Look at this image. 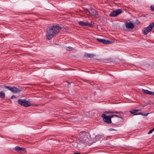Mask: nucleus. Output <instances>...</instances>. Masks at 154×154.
Segmentation results:
<instances>
[{"label": "nucleus", "instance_id": "nucleus-19", "mask_svg": "<svg viewBox=\"0 0 154 154\" xmlns=\"http://www.w3.org/2000/svg\"><path fill=\"white\" fill-rule=\"evenodd\" d=\"M4 87L5 88L8 89L9 90L11 91L12 87H10L9 86H4Z\"/></svg>", "mask_w": 154, "mask_h": 154}, {"label": "nucleus", "instance_id": "nucleus-1", "mask_svg": "<svg viewBox=\"0 0 154 154\" xmlns=\"http://www.w3.org/2000/svg\"><path fill=\"white\" fill-rule=\"evenodd\" d=\"M61 27L57 26H50L47 29L46 37L47 39L50 40L61 29Z\"/></svg>", "mask_w": 154, "mask_h": 154}, {"label": "nucleus", "instance_id": "nucleus-3", "mask_svg": "<svg viewBox=\"0 0 154 154\" xmlns=\"http://www.w3.org/2000/svg\"><path fill=\"white\" fill-rule=\"evenodd\" d=\"M19 104L25 107H28L31 105L30 103L27 100L24 99H19L18 101Z\"/></svg>", "mask_w": 154, "mask_h": 154}, {"label": "nucleus", "instance_id": "nucleus-5", "mask_svg": "<svg viewBox=\"0 0 154 154\" xmlns=\"http://www.w3.org/2000/svg\"><path fill=\"white\" fill-rule=\"evenodd\" d=\"M154 26V23H150L147 27L143 31V33L146 35L149 32Z\"/></svg>", "mask_w": 154, "mask_h": 154}, {"label": "nucleus", "instance_id": "nucleus-18", "mask_svg": "<svg viewBox=\"0 0 154 154\" xmlns=\"http://www.w3.org/2000/svg\"><path fill=\"white\" fill-rule=\"evenodd\" d=\"M112 113H115L117 114L120 113L122 114V112L121 111H112Z\"/></svg>", "mask_w": 154, "mask_h": 154}, {"label": "nucleus", "instance_id": "nucleus-8", "mask_svg": "<svg viewBox=\"0 0 154 154\" xmlns=\"http://www.w3.org/2000/svg\"><path fill=\"white\" fill-rule=\"evenodd\" d=\"M125 26L126 28L130 29H133L134 27V24L131 21L127 22L125 23Z\"/></svg>", "mask_w": 154, "mask_h": 154}, {"label": "nucleus", "instance_id": "nucleus-29", "mask_svg": "<svg viewBox=\"0 0 154 154\" xmlns=\"http://www.w3.org/2000/svg\"><path fill=\"white\" fill-rule=\"evenodd\" d=\"M136 110L137 112L138 111H141V109H136Z\"/></svg>", "mask_w": 154, "mask_h": 154}, {"label": "nucleus", "instance_id": "nucleus-30", "mask_svg": "<svg viewBox=\"0 0 154 154\" xmlns=\"http://www.w3.org/2000/svg\"><path fill=\"white\" fill-rule=\"evenodd\" d=\"M73 154H81L80 153H74Z\"/></svg>", "mask_w": 154, "mask_h": 154}, {"label": "nucleus", "instance_id": "nucleus-17", "mask_svg": "<svg viewBox=\"0 0 154 154\" xmlns=\"http://www.w3.org/2000/svg\"><path fill=\"white\" fill-rule=\"evenodd\" d=\"M66 50L68 51H70L74 50V48L70 47H68L66 48Z\"/></svg>", "mask_w": 154, "mask_h": 154}, {"label": "nucleus", "instance_id": "nucleus-26", "mask_svg": "<svg viewBox=\"0 0 154 154\" xmlns=\"http://www.w3.org/2000/svg\"><path fill=\"white\" fill-rule=\"evenodd\" d=\"M105 113H112V111H106L105 112Z\"/></svg>", "mask_w": 154, "mask_h": 154}, {"label": "nucleus", "instance_id": "nucleus-9", "mask_svg": "<svg viewBox=\"0 0 154 154\" xmlns=\"http://www.w3.org/2000/svg\"><path fill=\"white\" fill-rule=\"evenodd\" d=\"M78 24L82 26H91L92 24L82 21H79L78 22Z\"/></svg>", "mask_w": 154, "mask_h": 154}, {"label": "nucleus", "instance_id": "nucleus-7", "mask_svg": "<svg viewBox=\"0 0 154 154\" xmlns=\"http://www.w3.org/2000/svg\"><path fill=\"white\" fill-rule=\"evenodd\" d=\"M97 40L99 42H102L104 44H110L112 43V42H110L109 41L105 40L104 39H101L100 38H97Z\"/></svg>", "mask_w": 154, "mask_h": 154}, {"label": "nucleus", "instance_id": "nucleus-15", "mask_svg": "<svg viewBox=\"0 0 154 154\" xmlns=\"http://www.w3.org/2000/svg\"><path fill=\"white\" fill-rule=\"evenodd\" d=\"M5 97V93L2 91L0 92V98H4Z\"/></svg>", "mask_w": 154, "mask_h": 154}, {"label": "nucleus", "instance_id": "nucleus-6", "mask_svg": "<svg viewBox=\"0 0 154 154\" xmlns=\"http://www.w3.org/2000/svg\"><path fill=\"white\" fill-rule=\"evenodd\" d=\"M101 117L103 118V121L108 124H111L112 123L111 119L108 116H106L105 114H102Z\"/></svg>", "mask_w": 154, "mask_h": 154}, {"label": "nucleus", "instance_id": "nucleus-23", "mask_svg": "<svg viewBox=\"0 0 154 154\" xmlns=\"http://www.w3.org/2000/svg\"><path fill=\"white\" fill-rule=\"evenodd\" d=\"M108 116V117L109 118H110V119H111V118H112L113 116H114V115H110V116Z\"/></svg>", "mask_w": 154, "mask_h": 154}, {"label": "nucleus", "instance_id": "nucleus-22", "mask_svg": "<svg viewBox=\"0 0 154 154\" xmlns=\"http://www.w3.org/2000/svg\"><path fill=\"white\" fill-rule=\"evenodd\" d=\"M153 130H152V129L151 130H150L148 133V134H151V133H152L153 131Z\"/></svg>", "mask_w": 154, "mask_h": 154}, {"label": "nucleus", "instance_id": "nucleus-28", "mask_svg": "<svg viewBox=\"0 0 154 154\" xmlns=\"http://www.w3.org/2000/svg\"><path fill=\"white\" fill-rule=\"evenodd\" d=\"M142 112H139L137 113V115H142Z\"/></svg>", "mask_w": 154, "mask_h": 154}, {"label": "nucleus", "instance_id": "nucleus-16", "mask_svg": "<svg viewBox=\"0 0 154 154\" xmlns=\"http://www.w3.org/2000/svg\"><path fill=\"white\" fill-rule=\"evenodd\" d=\"M85 57L88 58L92 57L94 56V55L93 54H90L87 53L85 54Z\"/></svg>", "mask_w": 154, "mask_h": 154}, {"label": "nucleus", "instance_id": "nucleus-27", "mask_svg": "<svg viewBox=\"0 0 154 154\" xmlns=\"http://www.w3.org/2000/svg\"><path fill=\"white\" fill-rule=\"evenodd\" d=\"M109 130L110 131H116V130H115V129H112V128H110L109 129Z\"/></svg>", "mask_w": 154, "mask_h": 154}, {"label": "nucleus", "instance_id": "nucleus-2", "mask_svg": "<svg viewBox=\"0 0 154 154\" xmlns=\"http://www.w3.org/2000/svg\"><path fill=\"white\" fill-rule=\"evenodd\" d=\"M79 140L81 142L86 144H89V135L85 131L81 132L79 134Z\"/></svg>", "mask_w": 154, "mask_h": 154}, {"label": "nucleus", "instance_id": "nucleus-11", "mask_svg": "<svg viewBox=\"0 0 154 154\" xmlns=\"http://www.w3.org/2000/svg\"><path fill=\"white\" fill-rule=\"evenodd\" d=\"M15 150L18 153H20L22 151L26 152V149L20 147L18 146H17L15 147Z\"/></svg>", "mask_w": 154, "mask_h": 154}, {"label": "nucleus", "instance_id": "nucleus-24", "mask_svg": "<svg viewBox=\"0 0 154 154\" xmlns=\"http://www.w3.org/2000/svg\"><path fill=\"white\" fill-rule=\"evenodd\" d=\"M15 98V96L14 95H12L11 97V99H14V98Z\"/></svg>", "mask_w": 154, "mask_h": 154}, {"label": "nucleus", "instance_id": "nucleus-14", "mask_svg": "<svg viewBox=\"0 0 154 154\" xmlns=\"http://www.w3.org/2000/svg\"><path fill=\"white\" fill-rule=\"evenodd\" d=\"M130 112L134 115H137V113L136 109H134L130 111Z\"/></svg>", "mask_w": 154, "mask_h": 154}, {"label": "nucleus", "instance_id": "nucleus-25", "mask_svg": "<svg viewBox=\"0 0 154 154\" xmlns=\"http://www.w3.org/2000/svg\"><path fill=\"white\" fill-rule=\"evenodd\" d=\"M114 116H116V117H117L120 118H122V117H121V116H119L117 115H114Z\"/></svg>", "mask_w": 154, "mask_h": 154}, {"label": "nucleus", "instance_id": "nucleus-21", "mask_svg": "<svg viewBox=\"0 0 154 154\" xmlns=\"http://www.w3.org/2000/svg\"><path fill=\"white\" fill-rule=\"evenodd\" d=\"M151 8L152 11H154V6H151Z\"/></svg>", "mask_w": 154, "mask_h": 154}, {"label": "nucleus", "instance_id": "nucleus-20", "mask_svg": "<svg viewBox=\"0 0 154 154\" xmlns=\"http://www.w3.org/2000/svg\"><path fill=\"white\" fill-rule=\"evenodd\" d=\"M149 113H142V116H146L148 114H149Z\"/></svg>", "mask_w": 154, "mask_h": 154}, {"label": "nucleus", "instance_id": "nucleus-12", "mask_svg": "<svg viewBox=\"0 0 154 154\" xmlns=\"http://www.w3.org/2000/svg\"><path fill=\"white\" fill-rule=\"evenodd\" d=\"M21 91L17 88L13 87H12L11 91L14 93H19Z\"/></svg>", "mask_w": 154, "mask_h": 154}, {"label": "nucleus", "instance_id": "nucleus-4", "mask_svg": "<svg viewBox=\"0 0 154 154\" xmlns=\"http://www.w3.org/2000/svg\"><path fill=\"white\" fill-rule=\"evenodd\" d=\"M122 11L121 9H118L111 12L109 16L111 17H115L122 13Z\"/></svg>", "mask_w": 154, "mask_h": 154}, {"label": "nucleus", "instance_id": "nucleus-13", "mask_svg": "<svg viewBox=\"0 0 154 154\" xmlns=\"http://www.w3.org/2000/svg\"><path fill=\"white\" fill-rule=\"evenodd\" d=\"M143 91L144 93L148 94L149 95H152L154 96V92L150 91L148 90L143 89Z\"/></svg>", "mask_w": 154, "mask_h": 154}, {"label": "nucleus", "instance_id": "nucleus-10", "mask_svg": "<svg viewBox=\"0 0 154 154\" xmlns=\"http://www.w3.org/2000/svg\"><path fill=\"white\" fill-rule=\"evenodd\" d=\"M86 12L89 13L92 16H96L97 14V12L93 8H91L90 11H88Z\"/></svg>", "mask_w": 154, "mask_h": 154}, {"label": "nucleus", "instance_id": "nucleus-31", "mask_svg": "<svg viewBox=\"0 0 154 154\" xmlns=\"http://www.w3.org/2000/svg\"><path fill=\"white\" fill-rule=\"evenodd\" d=\"M152 129L153 130V131H154V128L153 129Z\"/></svg>", "mask_w": 154, "mask_h": 154}]
</instances>
